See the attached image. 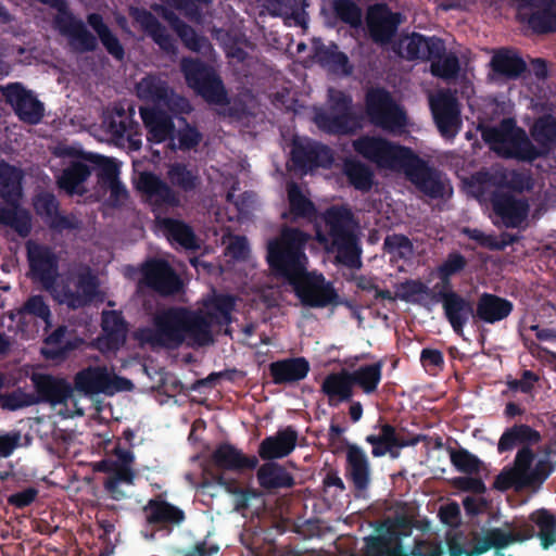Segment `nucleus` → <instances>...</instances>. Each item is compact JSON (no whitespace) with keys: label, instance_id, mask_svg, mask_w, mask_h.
Here are the masks:
<instances>
[{"label":"nucleus","instance_id":"obj_1","mask_svg":"<svg viewBox=\"0 0 556 556\" xmlns=\"http://www.w3.org/2000/svg\"><path fill=\"white\" fill-rule=\"evenodd\" d=\"M535 536L543 549L556 543V515L546 508L535 509L527 517H515L502 527L484 530L482 534L478 531H446L444 540L450 556H480L490 549H494L495 556H513L503 551Z\"/></svg>","mask_w":556,"mask_h":556},{"label":"nucleus","instance_id":"obj_2","mask_svg":"<svg viewBox=\"0 0 556 556\" xmlns=\"http://www.w3.org/2000/svg\"><path fill=\"white\" fill-rule=\"evenodd\" d=\"M542 441L541 433L527 424H515L502 433L497 442V452L504 454L519 446L513 465L505 467L495 478L494 486L501 491H538L556 469L551 459L552 450L544 448V456L535 460L533 446Z\"/></svg>","mask_w":556,"mask_h":556},{"label":"nucleus","instance_id":"obj_3","mask_svg":"<svg viewBox=\"0 0 556 556\" xmlns=\"http://www.w3.org/2000/svg\"><path fill=\"white\" fill-rule=\"evenodd\" d=\"M327 236L317 232V240L326 243L329 239V251L334 252L336 263L350 269H359L363 265V249L355 232L354 214L346 205H332L324 213Z\"/></svg>","mask_w":556,"mask_h":556},{"label":"nucleus","instance_id":"obj_4","mask_svg":"<svg viewBox=\"0 0 556 556\" xmlns=\"http://www.w3.org/2000/svg\"><path fill=\"white\" fill-rule=\"evenodd\" d=\"M309 238L299 228L283 226L279 236L268 241L266 260L276 277L290 283L307 269L305 248Z\"/></svg>","mask_w":556,"mask_h":556},{"label":"nucleus","instance_id":"obj_5","mask_svg":"<svg viewBox=\"0 0 556 556\" xmlns=\"http://www.w3.org/2000/svg\"><path fill=\"white\" fill-rule=\"evenodd\" d=\"M243 470V453L229 443L219 444L203 464L202 488L218 486L233 496V508L243 510V484L232 477Z\"/></svg>","mask_w":556,"mask_h":556},{"label":"nucleus","instance_id":"obj_6","mask_svg":"<svg viewBox=\"0 0 556 556\" xmlns=\"http://www.w3.org/2000/svg\"><path fill=\"white\" fill-rule=\"evenodd\" d=\"M415 527V520L407 515L377 521L374 532L363 538L361 554L350 556H407L404 541L412 536Z\"/></svg>","mask_w":556,"mask_h":556},{"label":"nucleus","instance_id":"obj_7","mask_svg":"<svg viewBox=\"0 0 556 556\" xmlns=\"http://www.w3.org/2000/svg\"><path fill=\"white\" fill-rule=\"evenodd\" d=\"M483 140L491 149L504 159L520 162H533L543 156L526 130L516 125L513 118H505L498 127H489L482 131Z\"/></svg>","mask_w":556,"mask_h":556},{"label":"nucleus","instance_id":"obj_8","mask_svg":"<svg viewBox=\"0 0 556 556\" xmlns=\"http://www.w3.org/2000/svg\"><path fill=\"white\" fill-rule=\"evenodd\" d=\"M316 126L328 135H349L358 127L353 113L352 97L339 89L330 87L327 92V106L315 113Z\"/></svg>","mask_w":556,"mask_h":556},{"label":"nucleus","instance_id":"obj_9","mask_svg":"<svg viewBox=\"0 0 556 556\" xmlns=\"http://www.w3.org/2000/svg\"><path fill=\"white\" fill-rule=\"evenodd\" d=\"M180 68L187 85L205 102L220 106L229 104L224 83L213 67L199 59L184 58Z\"/></svg>","mask_w":556,"mask_h":556},{"label":"nucleus","instance_id":"obj_10","mask_svg":"<svg viewBox=\"0 0 556 556\" xmlns=\"http://www.w3.org/2000/svg\"><path fill=\"white\" fill-rule=\"evenodd\" d=\"M365 103L366 114L375 126L392 132L401 131L406 126L405 111L384 88L369 90Z\"/></svg>","mask_w":556,"mask_h":556},{"label":"nucleus","instance_id":"obj_11","mask_svg":"<svg viewBox=\"0 0 556 556\" xmlns=\"http://www.w3.org/2000/svg\"><path fill=\"white\" fill-rule=\"evenodd\" d=\"M28 277L41 283L45 290L52 291L60 276V257L55 250L46 243L28 240L25 243Z\"/></svg>","mask_w":556,"mask_h":556},{"label":"nucleus","instance_id":"obj_12","mask_svg":"<svg viewBox=\"0 0 556 556\" xmlns=\"http://www.w3.org/2000/svg\"><path fill=\"white\" fill-rule=\"evenodd\" d=\"M136 188L144 198L146 203L149 204L152 213L155 215V220H157L160 214L182 207V199L179 191L175 190L169 182L163 180L153 172L140 173Z\"/></svg>","mask_w":556,"mask_h":556},{"label":"nucleus","instance_id":"obj_13","mask_svg":"<svg viewBox=\"0 0 556 556\" xmlns=\"http://www.w3.org/2000/svg\"><path fill=\"white\" fill-rule=\"evenodd\" d=\"M99 281L87 265L68 273L60 283L59 302L72 309L89 305L98 293Z\"/></svg>","mask_w":556,"mask_h":556},{"label":"nucleus","instance_id":"obj_14","mask_svg":"<svg viewBox=\"0 0 556 556\" xmlns=\"http://www.w3.org/2000/svg\"><path fill=\"white\" fill-rule=\"evenodd\" d=\"M302 305L314 308H324L339 304V294L331 281H327L323 274L305 271L289 283Z\"/></svg>","mask_w":556,"mask_h":556},{"label":"nucleus","instance_id":"obj_15","mask_svg":"<svg viewBox=\"0 0 556 556\" xmlns=\"http://www.w3.org/2000/svg\"><path fill=\"white\" fill-rule=\"evenodd\" d=\"M352 146L357 154L382 168H401L412 150L384 138L367 135L355 139Z\"/></svg>","mask_w":556,"mask_h":556},{"label":"nucleus","instance_id":"obj_16","mask_svg":"<svg viewBox=\"0 0 556 556\" xmlns=\"http://www.w3.org/2000/svg\"><path fill=\"white\" fill-rule=\"evenodd\" d=\"M407 179L424 195L438 200L445 194V182L442 173L430 166L427 161L418 156L413 150L401 166Z\"/></svg>","mask_w":556,"mask_h":556},{"label":"nucleus","instance_id":"obj_17","mask_svg":"<svg viewBox=\"0 0 556 556\" xmlns=\"http://www.w3.org/2000/svg\"><path fill=\"white\" fill-rule=\"evenodd\" d=\"M182 287L181 280L168 262L153 258L141 267V278L137 283V292L143 293L149 289L161 296L178 293Z\"/></svg>","mask_w":556,"mask_h":556},{"label":"nucleus","instance_id":"obj_18","mask_svg":"<svg viewBox=\"0 0 556 556\" xmlns=\"http://www.w3.org/2000/svg\"><path fill=\"white\" fill-rule=\"evenodd\" d=\"M186 313L187 307L172 306L156 314L148 341L166 348L180 346L185 343Z\"/></svg>","mask_w":556,"mask_h":556},{"label":"nucleus","instance_id":"obj_19","mask_svg":"<svg viewBox=\"0 0 556 556\" xmlns=\"http://www.w3.org/2000/svg\"><path fill=\"white\" fill-rule=\"evenodd\" d=\"M430 109L441 136L454 139L462 127L457 99L448 91L439 92L430 99Z\"/></svg>","mask_w":556,"mask_h":556},{"label":"nucleus","instance_id":"obj_20","mask_svg":"<svg viewBox=\"0 0 556 556\" xmlns=\"http://www.w3.org/2000/svg\"><path fill=\"white\" fill-rule=\"evenodd\" d=\"M1 91L7 103L13 108L22 122L36 125L42 119L45 114L43 104L21 83H11L2 87Z\"/></svg>","mask_w":556,"mask_h":556},{"label":"nucleus","instance_id":"obj_21","mask_svg":"<svg viewBox=\"0 0 556 556\" xmlns=\"http://www.w3.org/2000/svg\"><path fill=\"white\" fill-rule=\"evenodd\" d=\"M345 478L352 483L356 497L364 496L371 484V468L364 450L356 444L346 447Z\"/></svg>","mask_w":556,"mask_h":556},{"label":"nucleus","instance_id":"obj_22","mask_svg":"<svg viewBox=\"0 0 556 556\" xmlns=\"http://www.w3.org/2000/svg\"><path fill=\"white\" fill-rule=\"evenodd\" d=\"M54 25L62 35L68 37L75 51L93 52L98 48L97 37L70 10L63 16L55 15Z\"/></svg>","mask_w":556,"mask_h":556},{"label":"nucleus","instance_id":"obj_23","mask_svg":"<svg viewBox=\"0 0 556 556\" xmlns=\"http://www.w3.org/2000/svg\"><path fill=\"white\" fill-rule=\"evenodd\" d=\"M291 160L303 172L315 168H330L334 157L332 150L320 142H295L291 150Z\"/></svg>","mask_w":556,"mask_h":556},{"label":"nucleus","instance_id":"obj_24","mask_svg":"<svg viewBox=\"0 0 556 556\" xmlns=\"http://www.w3.org/2000/svg\"><path fill=\"white\" fill-rule=\"evenodd\" d=\"M30 380L36 391L35 400H38V403L66 404L73 395V387L65 379L35 372Z\"/></svg>","mask_w":556,"mask_h":556},{"label":"nucleus","instance_id":"obj_25","mask_svg":"<svg viewBox=\"0 0 556 556\" xmlns=\"http://www.w3.org/2000/svg\"><path fill=\"white\" fill-rule=\"evenodd\" d=\"M444 316L456 334H463L470 319L475 323L476 303L458 292L441 293Z\"/></svg>","mask_w":556,"mask_h":556},{"label":"nucleus","instance_id":"obj_26","mask_svg":"<svg viewBox=\"0 0 556 556\" xmlns=\"http://www.w3.org/2000/svg\"><path fill=\"white\" fill-rule=\"evenodd\" d=\"M134 22L147 34L159 48L167 54H176L177 46L166 27L147 9L131 8L129 11Z\"/></svg>","mask_w":556,"mask_h":556},{"label":"nucleus","instance_id":"obj_27","mask_svg":"<svg viewBox=\"0 0 556 556\" xmlns=\"http://www.w3.org/2000/svg\"><path fill=\"white\" fill-rule=\"evenodd\" d=\"M140 116L147 130V140L150 143L167 142L175 137V124L173 117L164 110L152 108H140Z\"/></svg>","mask_w":556,"mask_h":556},{"label":"nucleus","instance_id":"obj_28","mask_svg":"<svg viewBox=\"0 0 556 556\" xmlns=\"http://www.w3.org/2000/svg\"><path fill=\"white\" fill-rule=\"evenodd\" d=\"M491 204L495 215L501 217L507 228L519 227L529 212L527 200L516 199L508 192L494 191L491 195Z\"/></svg>","mask_w":556,"mask_h":556},{"label":"nucleus","instance_id":"obj_29","mask_svg":"<svg viewBox=\"0 0 556 556\" xmlns=\"http://www.w3.org/2000/svg\"><path fill=\"white\" fill-rule=\"evenodd\" d=\"M401 14L392 12L387 4H376L369 11L368 29L375 42L386 45L395 36Z\"/></svg>","mask_w":556,"mask_h":556},{"label":"nucleus","instance_id":"obj_30","mask_svg":"<svg viewBox=\"0 0 556 556\" xmlns=\"http://www.w3.org/2000/svg\"><path fill=\"white\" fill-rule=\"evenodd\" d=\"M135 110L124 109L122 105H115L113 111L104 117L103 124L105 130L116 140L128 139L130 146L138 149L141 144L140 139H134L136 136L138 123L134 119Z\"/></svg>","mask_w":556,"mask_h":556},{"label":"nucleus","instance_id":"obj_31","mask_svg":"<svg viewBox=\"0 0 556 556\" xmlns=\"http://www.w3.org/2000/svg\"><path fill=\"white\" fill-rule=\"evenodd\" d=\"M514 311V303L506 298L482 292L476 302L475 324L494 325L506 319Z\"/></svg>","mask_w":556,"mask_h":556},{"label":"nucleus","instance_id":"obj_32","mask_svg":"<svg viewBox=\"0 0 556 556\" xmlns=\"http://www.w3.org/2000/svg\"><path fill=\"white\" fill-rule=\"evenodd\" d=\"M400 46L405 50V58L409 61H429L431 58H439L445 51V41L437 36H425L419 33H412L401 39Z\"/></svg>","mask_w":556,"mask_h":556},{"label":"nucleus","instance_id":"obj_33","mask_svg":"<svg viewBox=\"0 0 556 556\" xmlns=\"http://www.w3.org/2000/svg\"><path fill=\"white\" fill-rule=\"evenodd\" d=\"M112 374L106 366H88L74 376L75 389L86 395L110 394Z\"/></svg>","mask_w":556,"mask_h":556},{"label":"nucleus","instance_id":"obj_34","mask_svg":"<svg viewBox=\"0 0 556 556\" xmlns=\"http://www.w3.org/2000/svg\"><path fill=\"white\" fill-rule=\"evenodd\" d=\"M80 157L92 164L98 180L109 186L111 198L117 200L127 195L125 186L118 180V167L112 159L85 152L80 154Z\"/></svg>","mask_w":556,"mask_h":556},{"label":"nucleus","instance_id":"obj_35","mask_svg":"<svg viewBox=\"0 0 556 556\" xmlns=\"http://www.w3.org/2000/svg\"><path fill=\"white\" fill-rule=\"evenodd\" d=\"M211 319L201 309L187 308L185 321V342L191 348H203L214 342Z\"/></svg>","mask_w":556,"mask_h":556},{"label":"nucleus","instance_id":"obj_36","mask_svg":"<svg viewBox=\"0 0 556 556\" xmlns=\"http://www.w3.org/2000/svg\"><path fill=\"white\" fill-rule=\"evenodd\" d=\"M314 56L317 63L334 74H342L349 76L353 72V66L350 63L349 56L339 50L336 42L325 45L321 39H314L313 41Z\"/></svg>","mask_w":556,"mask_h":556},{"label":"nucleus","instance_id":"obj_37","mask_svg":"<svg viewBox=\"0 0 556 556\" xmlns=\"http://www.w3.org/2000/svg\"><path fill=\"white\" fill-rule=\"evenodd\" d=\"M490 67L496 77L516 80L526 73L527 63L516 50L501 48L494 51Z\"/></svg>","mask_w":556,"mask_h":556},{"label":"nucleus","instance_id":"obj_38","mask_svg":"<svg viewBox=\"0 0 556 556\" xmlns=\"http://www.w3.org/2000/svg\"><path fill=\"white\" fill-rule=\"evenodd\" d=\"M103 337L99 339L103 349L111 352L118 351L126 342L127 323L118 311H104L102 313Z\"/></svg>","mask_w":556,"mask_h":556},{"label":"nucleus","instance_id":"obj_39","mask_svg":"<svg viewBox=\"0 0 556 556\" xmlns=\"http://www.w3.org/2000/svg\"><path fill=\"white\" fill-rule=\"evenodd\" d=\"M296 441V430L288 426L275 435L265 438L260 444L258 455L264 460L286 457L295 448Z\"/></svg>","mask_w":556,"mask_h":556},{"label":"nucleus","instance_id":"obj_40","mask_svg":"<svg viewBox=\"0 0 556 556\" xmlns=\"http://www.w3.org/2000/svg\"><path fill=\"white\" fill-rule=\"evenodd\" d=\"M268 371L275 384H290L307 376L309 363L304 357L279 359L269 364Z\"/></svg>","mask_w":556,"mask_h":556},{"label":"nucleus","instance_id":"obj_41","mask_svg":"<svg viewBox=\"0 0 556 556\" xmlns=\"http://www.w3.org/2000/svg\"><path fill=\"white\" fill-rule=\"evenodd\" d=\"M147 513V521L153 526L172 530L173 527L179 526L186 518L182 509L162 500L152 498L144 506Z\"/></svg>","mask_w":556,"mask_h":556},{"label":"nucleus","instance_id":"obj_42","mask_svg":"<svg viewBox=\"0 0 556 556\" xmlns=\"http://www.w3.org/2000/svg\"><path fill=\"white\" fill-rule=\"evenodd\" d=\"M260 486L266 491L291 489L295 485V479L288 469L273 460L261 465L256 472Z\"/></svg>","mask_w":556,"mask_h":556},{"label":"nucleus","instance_id":"obj_43","mask_svg":"<svg viewBox=\"0 0 556 556\" xmlns=\"http://www.w3.org/2000/svg\"><path fill=\"white\" fill-rule=\"evenodd\" d=\"M321 392L328 397L331 406L341 402H351L354 392L350 371L342 369L327 375L321 383Z\"/></svg>","mask_w":556,"mask_h":556},{"label":"nucleus","instance_id":"obj_44","mask_svg":"<svg viewBox=\"0 0 556 556\" xmlns=\"http://www.w3.org/2000/svg\"><path fill=\"white\" fill-rule=\"evenodd\" d=\"M156 223L170 242L186 250L199 249L197 236L186 222L173 217H157Z\"/></svg>","mask_w":556,"mask_h":556},{"label":"nucleus","instance_id":"obj_45","mask_svg":"<svg viewBox=\"0 0 556 556\" xmlns=\"http://www.w3.org/2000/svg\"><path fill=\"white\" fill-rule=\"evenodd\" d=\"M288 212L282 214V218L296 223L300 219L312 222L317 216L315 204L303 194L301 188L292 182L288 186Z\"/></svg>","mask_w":556,"mask_h":556},{"label":"nucleus","instance_id":"obj_46","mask_svg":"<svg viewBox=\"0 0 556 556\" xmlns=\"http://www.w3.org/2000/svg\"><path fill=\"white\" fill-rule=\"evenodd\" d=\"M235 305L236 299L233 295L217 293L213 290L212 295L203 301L204 315L211 319L212 324L225 326L231 323V312Z\"/></svg>","mask_w":556,"mask_h":556},{"label":"nucleus","instance_id":"obj_47","mask_svg":"<svg viewBox=\"0 0 556 556\" xmlns=\"http://www.w3.org/2000/svg\"><path fill=\"white\" fill-rule=\"evenodd\" d=\"M342 173L346 177L348 182L362 193L369 192L375 184V173L365 163L348 157L343 162Z\"/></svg>","mask_w":556,"mask_h":556},{"label":"nucleus","instance_id":"obj_48","mask_svg":"<svg viewBox=\"0 0 556 556\" xmlns=\"http://www.w3.org/2000/svg\"><path fill=\"white\" fill-rule=\"evenodd\" d=\"M530 136L538 143L543 156L556 149V117L543 114L535 118L530 127Z\"/></svg>","mask_w":556,"mask_h":556},{"label":"nucleus","instance_id":"obj_49","mask_svg":"<svg viewBox=\"0 0 556 556\" xmlns=\"http://www.w3.org/2000/svg\"><path fill=\"white\" fill-rule=\"evenodd\" d=\"M23 178L21 168L0 160V198L5 202H18L22 197Z\"/></svg>","mask_w":556,"mask_h":556},{"label":"nucleus","instance_id":"obj_50","mask_svg":"<svg viewBox=\"0 0 556 556\" xmlns=\"http://www.w3.org/2000/svg\"><path fill=\"white\" fill-rule=\"evenodd\" d=\"M11 207L0 204V224L13 229L21 238L31 232V215L28 210L21 207L18 202H8Z\"/></svg>","mask_w":556,"mask_h":556},{"label":"nucleus","instance_id":"obj_51","mask_svg":"<svg viewBox=\"0 0 556 556\" xmlns=\"http://www.w3.org/2000/svg\"><path fill=\"white\" fill-rule=\"evenodd\" d=\"M379 428V434H368L365 438V441L372 446L371 455L382 457L389 453L391 457H397L399 453L394 452V448H399L400 437L395 427L390 424H382Z\"/></svg>","mask_w":556,"mask_h":556},{"label":"nucleus","instance_id":"obj_52","mask_svg":"<svg viewBox=\"0 0 556 556\" xmlns=\"http://www.w3.org/2000/svg\"><path fill=\"white\" fill-rule=\"evenodd\" d=\"M350 377L353 387H359L365 394H372L377 391L382 378V363L362 365L350 371Z\"/></svg>","mask_w":556,"mask_h":556},{"label":"nucleus","instance_id":"obj_53","mask_svg":"<svg viewBox=\"0 0 556 556\" xmlns=\"http://www.w3.org/2000/svg\"><path fill=\"white\" fill-rule=\"evenodd\" d=\"M137 94L140 99L161 105L169 93L168 83L159 75H147L137 84Z\"/></svg>","mask_w":556,"mask_h":556},{"label":"nucleus","instance_id":"obj_54","mask_svg":"<svg viewBox=\"0 0 556 556\" xmlns=\"http://www.w3.org/2000/svg\"><path fill=\"white\" fill-rule=\"evenodd\" d=\"M166 177L173 188L185 193L193 192L200 184L198 174L181 162L170 164Z\"/></svg>","mask_w":556,"mask_h":556},{"label":"nucleus","instance_id":"obj_55","mask_svg":"<svg viewBox=\"0 0 556 556\" xmlns=\"http://www.w3.org/2000/svg\"><path fill=\"white\" fill-rule=\"evenodd\" d=\"M94 172L92 164H86L81 161H73L63 169L58 184L61 189L67 193L74 194L77 192V187L85 182L91 173Z\"/></svg>","mask_w":556,"mask_h":556},{"label":"nucleus","instance_id":"obj_56","mask_svg":"<svg viewBox=\"0 0 556 556\" xmlns=\"http://www.w3.org/2000/svg\"><path fill=\"white\" fill-rule=\"evenodd\" d=\"M181 124L178 129L175 128V137L170 139L168 148L172 151H190L195 149L202 141L203 135L193 125L189 124L185 117H178Z\"/></svg>","mask_w":556,"mask_h":556},{"label":"nucleus","instance_id":"obj_57","mask_svg":"<svg viewBox=\"0 0 556 556\" xmlns=\"http://www.w3.org/2000/svg\"><path fill=\"white\" fill-rule=\"evenodd\" d=\"M135 472L129 466H116L103 482L105 492L114 501H122L127 494L121 489L122 484L131 485L134 483Z\"/></svg>","mask_w":556,"mask_h":556},{"label":"nucleus","instance_id":"obj_58","mask_svg":"<svg viewBox=\"0 0 556 556\" xmlns=\"http://www.w3.org/2000/svg\"><path fill=\"white\" fill-rule=\"evenodd\" d=\"M522 21L527 22L533 33L539 35L556 31V11L554 7H545L529 13Z\"/></svg>","mask_w":556,"mask_h":556},{"label":"nucleus","instance_id":"obj_59","mask_svg":"<svg viewBox=\"0 0 556 556\" xmlns=\"http://www.w3.org/2000/svg\"><path fill=\"white\" fill-rule=\"evenodd\" d=\"M429 61L430 73L438 78L452 79L460 71L459 59L454 52L446 53L445 50L439 58H431Z\"/></svg>","mask_w":556,"mask_h":556},{"label":"nucleus","instance_id":"obj_60","mask_svg":"<svg viewBox=\"0 0 556 556\" xmlns=\"http://www.w3.org/2000/svg\"><path fill=\"white\" fill-rule=\"evenodd\" d=\"M332 11L341 22L357 27L362 23V10L353 0H333Z\"/></svg>","mask_w":556,"mask_h":556},{"label":"nucleus","instance_id":"obj_61","mask_svg":"<svg viewBox=\"0 0 556 556\" xmlns=\"http://www.w3.org/2000/svg\"><path fill=\"white\" fill-rule=\"evenodd\" d=\"M450 458L453 466L463 473L473 475L480 471L482 462L466 448L451 450Z\"/></svg>","mask_w":556,"mask_h":556},{"label":"nucleus","instance_id":"obj_62","mask_svg":"<svg viewBox=\"0 0 556 556\" xmlns=\"http://www.w3.org/2000/svg\"><path fill=\"white\" fill-rule=\"evenodd\" d=\"M405 552L407 556H443L444 547L437 539L417 536L410 547L405 545Z\"/></svg>","mask_w":556,"mask_h":556},{"label":"nucleus","instance_id":"obj_63","mask_svg":"<svg viewBox=\"0 0 556 556\" xmlns=\"http://www.w3.org/2000/svg\"><path fill=\"white\" fill-rule=\"evenodd\" d=\"M410 239L402 233L388 235L383 241V251L388 254H395L400 258H407L413 254Z\"/></svg>","mask_w":556,"mask_h":556},{"label":"nucleus","instance_id":"obj_64","mask_svg":"<svg viewBox=\"0 0 556 556\" xmlns=\"http://www.w3.org/2000/svg\"><path fill=\"white\" fill-rule=\"evenodd\" d=\"M33 205L36 214L43 218L45 222L58 213L60 207L56 197L49 191L37 193L33 199Z\"/></svg>","mask_w":556,"mask_h":556}]
</instances>
